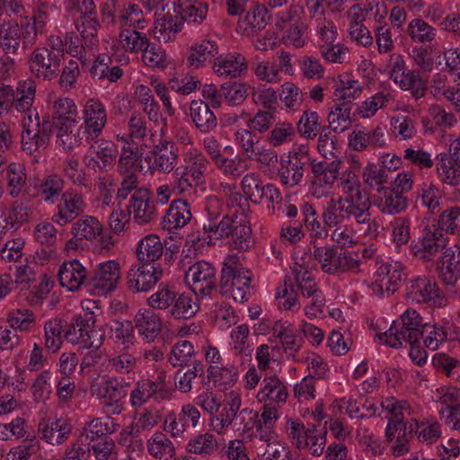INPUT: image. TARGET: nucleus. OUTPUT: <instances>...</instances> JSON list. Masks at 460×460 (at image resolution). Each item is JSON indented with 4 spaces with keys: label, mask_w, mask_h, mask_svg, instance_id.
Here are the masks:
<instances>
[{
    "label": "nucleus",
    "mask_w": 460,
    "mask_h": 460,
    "mask_svg": "<svg viewBox=\"0 0 460 460\" xmlns=\"http://www.w3.org/2000/svg\"><path fill=\"white\" fill-rule=\"evenodd\" d=\"M341 195L331 198L322 211V218L329 228L354 222L364 234L376 239L379 234V223L372 217L371 201L359 180L354 175L346 181H339Z\"/></svg>",
    "instance_id": "nucleus-1"
},
{
    "label": "nucleus",
    "mask_w": 460,
    "mask_h": 460,
    "mask_svg": "<svg viewBox=\"0 0 460 460\" xmlns=\"http://www.w3.org/2000/svg\"><path fill=\"white\" fill-rule=\"evenodd\" d=\"M422 317L415 309L407 308L401 315L400 322H394L385 332L376 333L375 339L391 348L420 342L423 334Z\"/></svg>",
    "instance_id": "nucleus-2"
},
{
    "label": "nucleus",
    "mask_w": 460,
    "mask_h": 460,
    "mask_svg": "<svg viewBox=\"0 0 460 460\" xmlns=\"http://www.w3.org/2000/svg\"><path fill=\"white\" fill-rule=\"evenodd\" d=\"M251 271L235 256L224 261L219 282L220 292L229 294L235 302L243 303L250 297Z\"/></svg>",
    "instance_id": "nucleus-3"
},
{
    "label": "nucleus",
    "mask_w": 460,
    "mask_h": 460,
    "mask_svg": "<svg viewBox=\"0 0 460 460\" xmlns=\"http://www.w3.org/2000/svg\"><path fill=\"white\" fill-rule=\"evenodd\" d=\"M296 291H300L304 299L307 300L304 307L305 314L310 318L321 317L323 314L325 297L319 288L312 272L304 265L296 262L291 268Z\"/></svg>",
    "instance_id": "nucleus-4"
},
{
    "label": "nucleus",
    "mask_w": 460,
    "mask_h": 460,
    "mask_svg": "<svg viewBox=\"0 0 460 460\" xmlns=\"http://www.w3.org/2000/svg\"><path fill=\"white\" fill-rule=\"evenodd\" d=\"M312 254L324 273L340 275L346 272H360L361 261L358 255L339 251L334 245L318 246L314 242H312Z\"/></svg>",
    "instance_id": "nucleus-5"
},
{
    "label": "nucleus",
    "mask_w": 460,
    "mask_h": 460,
    "mask_svg": "<svg viewBox=\"0 0 460 460\" xmlns=\"http://www.w3.org/2000/svg\"><path fill=\"white\" fill-rule=\"evenodd\" d=\"M286 434L295 447L307 450L313 456H320L324 452L326 432L314 425L305 427L299 419L288 418Z\"/></svg>",
    "instance_id": "nucleus-6"
},
{
    "label": "nucleus",
    "mask_w": 460,
    "mask_h": 460,
    "mask_svg": "<svg viewBox=\"0 0 460 460\" xmlns=\"http://www.w3.org/2000/svg\"><path fill=\"white\" fill-rule=\"evenodd\" d=\"M390 79L402 91L409 92L412 98L419 100L425 95L427 86L420 73L409 70L404 57L392 53L386 64Z\"/></svg>",
    "instance_id": "nucleus-7"
},
{
    "label": "nucleus",
    "mask_w": 460,
    "mask_h": 460,
    "mask_svg": "<svg viewBox=\"0 0 460 460\" xmlns=\"http://www.w3.org/2000/svg\"><path fill=\"white\" fill-rule=\"evenodd\" d=\"M35 94L36 84L31 79L20 81L16 89L10 85L0 86V117L13 110L26 115L34 109Z\"/></svg>",
    "instance_id": "nucleus-8"
},
{
    "label": "nucleus",
    "mask_w": 460,
    "mask_h": 460,
    "mask_svg": "<svg viewBox=\"0 0 460 460\" xmlns=\"http://www.w3.org/2000/svg\"><path fill=\"white\" fill-rule=\"evenodd\" d=\"M309 151L306 145H294L287 159H281L278 177L283 186L293 188L302 182L305 169L314 162Z\"/></svg>",
    "instance_id": "nucleus-9"
},
{
    "label": "nucleus",
    "mask_w": 460,
    "mask_h": 460,
    "mask_svg": "<svg viewBox=\"0 0 460 460\" xmlns=\"http://www.w3.org/2000/svg\"><path fill=\"white\" fill-rule=\"evenodd\" d=\"M21 143L23 151L33 155L45 149L49 141L50 124L49 119L40 122V115L34 108L22 119Z\"/></svg>",
    "instance_id": "nucleus-10"
},
{
    "label": "nucleus",
    "mask_w": 460,
    "mask_h": 460,
    "mask_svg": "<svg viewBox=\"0 0 460 460\" xmlns=\"http://www.w3.org/2000/svg\"><path fill=\"white\" fill-rule=\"evenodd\" d=\"M448 238L436 226H426L417 240L411 243V254L422 262H429L447 247Z\"/></svg>",
    "instance_id": "nucleus-11"
},
{
    "label": "nucleus",
    "mask_w": 460,
    "mask_h": 460,
    "mask_svg": "<svg viewBox=\"0 0 460 460\" xmlns=\"http://www.w3.org/2000/svg\"><path fill=\"white\" fill-rule=\"evenodd\" d=\"M121 277L119 263L110 260L99 263L85 284V290L91 295L106 296L117 288Z\"/></svg>",
    "instance_id": "nucleus-12"
},
{
    "label": "nucleus",
    "mask_w": 460,
    "mask_h": 460,
    "mask_svg": "<svg viewBox=\"0 0 460 460\" xmlns=\"http://www.w3.org/2000/svg\"><path fill=\"white\" fill-rule=\"evenodd\" d=\"M185 279L197 297L205 298L217 288V270L210 262L199 261L189 267Z\"/></svg>",
    "instance_id": "nucleus-13"
},
{
    "label": "nucleus",
    "mask_w": 460,
    "mask_h": 460,
    "mask_svg": "<svg viewBox=\"0 0 460 460\" xmlns=\"http://www.w3.org/2000/svg\"><path fill=\"white\" fill-rule=\"evenodd\" d=\"M341 161L315 162L311 166L309 193L315 199L328 197L338 180Z\"/></svg>",
    "instance_id": "nucleus-14"
},
{
    "label": "nucleus",
    "mask_w": 460,
    "mask_h": 460,
    "mask_svg": "<svg viewBox=\"0 0 460 460\" xmlns=\"http://www.w3.org/2000/svg\"><path fill=\"white\" fill-rule=\"evenodd\" d=\"M405 278L406 269L402 262H384L375 273L372 291L379 296H390L399 289Z\"/></svg>",
    "instance_id": "nucleus-15"
},
{
    "label": "nucleus",
    "mask_w": 460,
    "mask_h": 460,
    "mask_svg": "<svg viewBox=\"0 0 460 460\" xmlns=\"http://www.w3.org/2000/svg\"><path fill=\"white\" fill-rule=\"evenodd\" d=\"M63 61L60 54L49 48H36L29 55L28 66L33 77L50 82L58 76Z\"/></svg>",
    "instance_id": "nucleus-16"
},
{
    "label": "nucleus",
    "mask_w": 460,
    "mask_h": 460,
    "mask_svg": "<svg viewBox=\"0 0 460 460\" xmlns=\"http://www.w3.org/2000/svg\"><path fill=\"white\" fill-rule=\"evenodd\" d=\"M407 296L415 303L429 306L443 307L447 304V299L438 283L426 276H418L410 280Z\"/></svg>",
    "instance_id": "nucleus-17"
},
{
    "label": "nucleus",
    "mask_w": 460,
    "mask_h": 460,
    "mask_svg": "<svg viewBox=\"0 0 460 460\" xmlns=\"http://www.w3.org/2000/svg\"><path fill=\"white\" fill-rule=\"evenodd\" d=\"M93 394L98 399L105 413L118 415L124 410V399L127 395L126 386L117 379H109L97 385Z\"/></svg>",
    "instance_id": "nucleus-18"
},
{
    "label": "nucleus",
    "mask_w": 460,
    "mask_h": 460,
    "mask_svg": "<svg viewBox=\"0 0 460 460\" xmlns=\"http://www.w3.org/2000/svg\"><path fill=\"white\" fill-rule=\"evenodd\" d=\"M279 62L274 60H258L252 65V71L259 81L266 84H279L282 80L281 73L292 75L294 66L288 52L281 51L278 56Z\"/></svg>",
    "instance_id": "nucleus-19"
},
{
    "label": "nucleus",
    "mask_w": 460,
    "mask_h": 460,
    "mask_svg": "<svg viewBox=\"0 0 460 460\" xmlns=\"http://www.w3.org/2000/svg\"><path fill=\"white\" fill-rule=\"evenodd\" d=\"M348 146L356 152L384 148L386 146L385 130L380 126L367 128L357 125L348 135Z\"/></svg>",
    "instance_id": "nucleus-20"
},
{
    "label": "nucleus",
    "mask_w": 460,
    "mask_h": 460,
    "mask_svg": "<svg viewBox=\"0 0 460 460\" xmlns=\"http://www.w3.org/2000/svg\"><path fill=\"white\" fill-rule=\"evenodd\" d=\"M90 147L84 157V163L88 168H99L107 172L114 165L118 150L116 145L110 140L96 138L88 142Z\"/></svg>",
    "instance_id": "nucleus-21"
},
{
    "label": "nucleus",
    "mask_w": 460,
    "mask_h": 460,
    "mask_svg": "<svg viewBox=\"0 0 460 460\" xmlns=\"http://www.w3.org/2000/svg\"><path fill=\"white\" fill-rule=\"evenodd\" d=\"M437 160V172L439 180L451 186L459 185L460 139H454L449 145L448 152L438 155Z\"/></svg>",
    "instance_id": "nucleus-22"
},
{
    "label": "nucleus",
    "mask_w": 460,
    "mask_h": 460,
    "mask_svg": "<svg viewBox=\"0 0 460 460\" xmlns=\"http://www.w3.org/2000/svg\"><path fill=\"white\" fill-rule=\"evenodd\" d=\"M83 127L86 132V141L98 138L107 124L108 115L105 105L96 98L88 99L82 111Z\"/></svg>",
    "instance_id": "nucleus-23"
},
{
    "label": "nucleus",
    "mask_w": 460,
    "mask_h": 460,
    "mask_svg": "<svg viewBox=\"0 0 460 460\" xmlns=\"http://www.w3.org/2000/svg\"><path fill=\"white\" fill-rule=\"evenodd\" d=\"M163 268L155 264L132 265L127 273V287L134 293L147 292L161 279Z\"/></svg>",
    "instance_id": "nucleus-24"
},
{
    "label": "nucleus",
    "mask_w": 460,
    "mask_h": 460,
    "mask_svg": "<svg viewBox=\"0 0 460 460\" xmlns=\"http://www.w3.org/2000/svg\"><path fill=\"white\" fill-rule=\"evenodd\" d=\"M85 203L83 195L74 189L62 193L52 216L54 223L66 226L72 223L84 211Z\"/></svg>",
    "instance_id": "nucleus-25"
},
{
    "label": "nucleus",
    "mask_w": 460,
    "mask_h": 460,
    "mask_svg": "<svg viewBox=\"0 0 460 460\" xmlns=\"http://www.w3.org/2000/svg\"><path fill=\"white\" fill-rule=\"evenodd\" d=\"M199 409L191 403L183 404L179 413L171 412L164 420V430L173 438H182L190 423L193 428L200 420Z\"/></svg>",
    "instance_id": "nucleus-26"
},
{
    "label": "nucleus",
    "mask_w": 460,
    "mask_h": 460,
    "mask_svg": "<svg viewBox=\"0 0 460 460\" xmlns=\"http://www.w3.org/2000/svg\"><path fill=\"white\" fill-rule=\"evenodd\" d=\"M80 18L76 23L84 44L88 49H93L99 42L97 31L100 28L96 6L93 0H82L79 5Z\"/></svg>",
    "instance_id": "nucleus-27"
},
{
    "label": "nucleus",
    "mask_w": 460,
    "mask_h": 460,
    "mask_svg": "<svg viewBox=\"0 0 460 460\" xmlns=\"http://www.w3.org/2000/svg\"><path fill=\"white\" fill-rule=\"evenodd\" d=\"M153 161L150 168L160 173H169L177 166L179 148L172 140L163 139L155 144L150 152Z\"/></svg>",
    "instance_id": "nucleus-28"
},
{
    "label": "nucleus",
    "mask_w": 460,
    "mask_h": 460,
    "mask_svg": "<svg viewBox=\"0 0 460 460\" xmlns=\"http://www.w3.org/2000/svg\"><path fill=\"white\" fill-rule=\"evenodd\" d=\"M22 44L24 50L31 49L36 43L25 42V31L22 21L20 24L15 20L0 21V47L6 54H16Z\"/></svg>",
    "instance_id": "nucleus-29"
},
{
    "label": "nucleus",
    "mask_w": 460,
    "mask_h": 460,
    "mask_svg": "<svg viewBox=\"0 0 460 460\" xmlns=\"http://www.w3.org/2000/svg\"><path fill=\"white\" fill-rule=\"evenodd\" d=\"M128 212L139 225L147 224L156 217L155 201L147 189L142 188L132 193Z\"/></svg>",
    "instance_id": "nucleus-30"
},
{
    "label": "nucleus",
    "mask_w": 460,
    "mask_h": 460,
    "mask_svg": "<svg viewBox=\"0 0 460 460\" xmlns=\"http://www.w3.org/2000/svg\"><path fill=\"white\" fill-rule=\"evenodd\" d=\"M385 438L391 444V452L394 456L399 457L408 454L411 449V444L414 438L410 420L402 425L386 424Z\"/></svg>",
    "instance_id": "nucleus-31"
},
{
    "label": "nucleus",
    "mask_w": 460,
    "mask_h": 460,
    "mask_svg": "<svg viewBox=\"0 0 460 460\" xmlns=\"http://www.w3.org/2000/svg\"><path fill=\"white\" fill-rule=\"evenodd\" d=\"M50 7L45 3H38L32 9L31 16H24L22 28L25 31V42L36 43L39 35L45 32L48 22L50 20Z\"/></svg>",
    "instance_id": "nucleus-32"
},
{
    "label": "nucleus",
    "mask_w": 460,
    "mask_h": 460,
    "mask_svg": "<svg viewBox=\"0 0 460 460\" xmlns=\"http://www.w3.org/2000/svg\"><path fill=\"white\" fill-rule=\"evenodd\" d=\"M138 358L129 348H119L109 353L102 367L105 371L119 375L134 374L137 368Z\"/></svg>",
    "instance_id": "nucleus-33"
},
{
    "label": "nucleus",
    "mask_w": 460,
    "mask_h": 460,
    "mask_svg": "<svg viewBox=\"0 0 460 460\" xmlns=\"http://www.w3.org/2000/svg\"><path fill=\"white\" fill-rule=\"evenodd\" d=\"M87 277V269L75 259L63 262L58 270L60 285L72 292L82 287L85 288Z\"/></svg>",
    "instance_id": "nucleus-34"
},
{
    "label": "nucleus",
    "mask_w": 460,
    "mask_h": 460,
    "mask_svg": "<svg viewBox=\"0 0 460 460\" xmlns=\"http://www.w3.org/2000/svg\"><path fill=\"white\" fill-rule=\"evenodd\" d=\"M288 397V388L284 380L276 374L265 376L260 385L257 399L265 404H284Z\"/></svg>",
    "instance_id": "nucleus-35"
},
{
    "label": "nucleus",
    "mask_w": 460,
    "mask_h": 460,
    "mask_svg": "<svg viewBox=\"0 0 460 460\" xmlns=\"http://www.w3.org/2000/svg\"><path fill=\"white\" fill-rule=\"evenodd\" d=\"M245 58L240 53H226L214 59L213 72L222 78H236L247 70Z\"/></svg>",
    "instance_id": "nucleus-36"
},
{
    "label": "nucleus",
    "mask_w": 460,
    "mask_h": 460,
    "mask_svg": "<svg viewBox=\"0 0 460 460\" xmlns=\"http://www.w3.org/2000/svg\"><path fill=\"white\" fill-rule=\"evenodd\" d=\"M269 19V12L264 5L253 4L239 18L236 31L242 35L252 36L267 25Z\"/></svg>",
    "instance_id": "nucleus-37"
},
{
    "label": "nucleus",
    "mask_w": 460,
    "mask_h": 460,
    "mask_svg": "<svg viewBox=\"0 0 460 460\" xmlns=\"http://www.w3.org/2000/svg\"><path fill=\"white\" fill-rule=\"evenodd\" d=\"M155 16L156 20L154 28L155 38L164 43L174 40L177 33L181 31L183 25L182 17H180L176 8L173 9L172 13L170 11L165 13L161 12L155 14Z\"/></svg>",
    "instance_id": "nucleus-38"
},
{
    "label": "nucleus",
    "mask_w": 460,
    "mask_h": 460,
    "mask_svg": "<svg viewBox=\"0 0 460 460\" xmlns=\"http://www.w3.org/2000/svg\"><path fill=\"white\" fill-rule=\"evenodd\" d=\"M134 327L143 340L153 342L162 331V320L152 309L141 308L134 317Z\"/></svg>",
    "instance_id": "nucleus-39"
},
{
    "label": "nucleus",
    "mask_w": 460,
    "mask_h": 460,
    "mask_svg": "<svg viewBox=\"0 0 460 460\" xmlns=\"http://www.w3.org/2000/svg\"><path fill=\"white\" fill-rule=\"evenodd\" d=\"M218 45L216 40L204 39L195 42L187 55V65L190 68L198 69L206 64L214 62L218 55Z\"/></svg>",
    "instance_id": "nucleus-40"
},
{
    "label": "nucleus",
    "mask_w": 460,
    "mask_h": 460,
    "mask_svg": "<svg viewBox=\"0 0 460 460\" xmlns=\"http://www.w3.org/2000/svg\"><path fill=\"white\" fill-rule=\"evenodd\" d=\"M72 431V426L66 419H51L40 422L39 434L50 445H61L66 442Z\"/></svg>",
    "instance_id": "nucleus-41"
},
{
    "label": "nucleus",
    "mask_w": 460,
    "mask_h": 460,
    "mask_svg": "<svg viewBox=\"0 0 460 460\" xmlns=\"http://www.w3.org/2000/svg\"><path fill=\"white\" fill-rule=\"evenodd\" d=\"M439 277L446 285L456 284L460 278V246H449L442 252Z\"/></svg>",
    "instance_id": "nucleus-42"
},
{
    "label": "nucleus",
    "mask_w": 460,
    "mask_h": 460,
    "mask_svg": "<svg viewBox=\"0 0 460 460\" xmlns=\"http://www.w3.org/2000/svg\"><path fill=\"white\" fill-rule=\"evenodd\" d=\"M413 429L414 438L420 444L432 445L436 443L442 435L441 424L433 415L423 417L420 420L410 419Z\"/></svg>",
    "instance_id": "nucleus-43"
},
{
    "label": "nucleus",
    "mask_w": 460,
    "mask_h": 460,
    "mask_svg": "<svg viewBox=\"0 0 460 460\" xmlns=\"http://www.w3.org/2000/svg\"><path fill=\"white\" fill-rule=\"evenodd\" d=\"M184 172L190 175L195 184L202 182L204 174L209 165V160L206 155L197 147L190 146L182 153Z\"/></svg>",
    "instance_id": "nucleus-44"
},
{
    "label": "nucleus",
    "mask_w": 460,
    "mask_h": 460,
    "mask_svg": "<svg viewBox=\"0 0 460 460\" xmlns=\"http://www.w3.org/2000/svg\"><path fill=\"white\" fill-rule=\"evenodd\" d=\"M240 215L237 210L230 211L218 221L215 213L208 212V218L203 224V230L205 233L213 234L217 238L230 239L232 233L235 232L237 226H239L235 222L239 221Z\"/></svg>",
    "instance_id": "nucleus-45"
},
{
    "label": "nucleus",
    "mask_w": 460,
    "mask_h": 460,
    "mask_svg": "<svg viewBox=\"0 0 460 460\" xmlns=\"http://www.w3.org/2000/svg\"><path fill=\"white\" fill-rule=\"evenodd\" d=\"M190 116L197 130L203 134L213 132L217 119L208 104L201 100H194L190 106Z\"/></svg>",
    "instance_id": "nucleus-46"
},
{
    "label": "nucleus",
    "mask_w": 460,
    "mask_h": 460,
    "mask_svg": "<svg viewBox=\"0 0 460 460\" xmlns=\"http://www.w3.org/2000/svg\"><path fill=\"white\" fill-rule=\"evenodd\" d=\"M5 179L6 190L12 199H17L28 193L30 186L28 184L27 170L23 164H9L5 172Z\"/></svg>",
    "instance_id": "nucleus-47"
},
{
    "label": "nucleus",
    "mask_w": 460,
    "mask_h": 460,
    "mask_svg": "<svg viewBox=\"0 0 460 460\" xmlns=\"http://www.w3.org/2000/svg\"><path fill=\"white\" fill-rule=\"evenodd\" d=\"M191 219L190 204L186 200H173L163 217L161 225L164 229L172 231L185 226Z\"/></svg>",
    "instance_id": "nucleus-48"
},
{
    "label": "nucleus",
    "mask_w": 460,
    "mask_h": 460,
    "mask_svg": "<svg viewBox=\"0 0 460 460\" xmlns=\"http://www.w3.org/2000/svg\"><path fill=\"white\" fill-rule=\"evenodd\" d=\"M374 206L384 215H397L408 207V199L393 189H385L378 193Z\"/></svg>",
    "instance_id": "nucleus-49"
},
{
    "label": "nucleus",
    "mask_w": 460,
    "mask_h": 460,
    "mask_svg": "<svg viewBox=\"0 0 460 460\" xmlns=\"http://www.w3.org/2000/svg\"><path fill=\"white\" fill-rule=\"evenodd\" d=\"M56 130L57 145L66 151L79 146L83 139H86V132L79 122H69L54 128Z\"/></svg>",
    "instance_id": "nucleus-50"
},
{
    "label": "nucleus",
    "mask_w": 460,
    "mask_h": 460,
    "mask_svg": "<svg viewBox=\"0 0 460 460\" xmlns=\"http://www.w3.org/2000/svg\"><path fill=\"white\" fill-rule=\"evenodd\" d=\"M151 128L147 126L146 117L141 113H133L128 122V133L117 137L122 142L137 144L146 147V140L151 136Z\"/></svg>",
    "instance_id": "nucleus-51"
},
{
    "label": "nucleus",
    "mask_w": 460,
    "mask_h": 460,
    "mask_svg": "<svg viewBox=\"0 0 460 460\" xmlns=\"http://www.w3.org/2000/svg\"><path fill=\"white\" fill-rule=\"evenodd\" d=\"M303 226L308 231L312 242L316 244V240H323L328 237V226L319 219L318 213L314 206L308 202H304L300 207Z\"/></svg>",
    "instance_id": "nucleus-52"
},
{
    "label": "nucleus",
    "mask_w": 460,
    "mask_h": 460,
    "mask_svg": "<svg viewBox=\"0 0 460 460\" xmlns=\"http://www.w3.org/2000/svg\"><path fill=\"white\" fill-rule=\"evenodd\" d=\"M152 398L158 401L164 399V396H162L159 384L151 380L137 382L129 394V402L133 408H140Z\"/></svg>",
    "instance_id": "nucleus-53"
},
{
    "label": "nucleus",
    "mask_w": 460,
    "mask_h": 460,
    "mask_svg": "<svg viewBox=\"0 0 460 460\" xmlns=\"http://www.w3.org/2000/svg\"><path fill=\"white\" fill-rule=\"evenodd\" d=\"M78 109L74 100L68 97H60L53 102L52 123L58 127L69 122H79Z\"/></svg>",
    "instance_id": "nucleus-54"
},
{
    "label": "nucleus",
    "mask_w": 460,
    "mask_h": 460,
    "mask_svg": "<svg viewBox=\"0 0 460 460\" xmlns=\"http://www.w3.org/2000/svg\"><path fill=\"white\" fill-rule=\"evenodd\" d=\"M395 91L390 86L383 87L380 91L361 102L358 112L364 119L371 118L379 110L385 108L394 100Z\"/></svg>",
    "instance_id": "nucleus-55"
},
{
    "label": "nucleus",
    "mask_w": 460,
    "mask_h": 460,
    "mask_svg": "<svg viewBox=\"0 0 460 460\" xmlns=\"http://www.w3.org/2000/svg\"><path fill=\"white\" fill-rule=\"evenodd\" d=\"M176 11L182 22L200 24L208 13V4L202 0H178Z\"/></svg>",
    "instance_id": "nucleus-56"
},
{
    "label": "nucleus",
    "mask_w": 460,
    "mask_h": 460,
    "mask_svg": "<svg viewBox=\"0 0 460 460\" xmlns=\"http://www.w3.org/2000/svg\"><path fill=\"white\" fill-rule=\"evenodd\" d=\"M111 65V58L110 56L106 54L98 56L90 68L91 76L99 81L117 82L121 78L123 71L119 66Z\"/></svg>",
    "instance_id": "nucleus-57"
},
{
    "label": "nucleus",
    "mask_w": 460,
    "mask_h": 460,
    "mask_svg": "<svg viewBox=\"0 0 460 460\" xmlns=\"http://www.w3.org/2000/svg\"><path fill=\"white\" fill-rule=\"evenodd\" d=\"M214 165L229 180L239 179L251 167L247 158L240 154L232 158L223 155Z\"/></svg>",
    "instance_id": "nucleus-58"
},
{
    "label": "nucleus",
    "mask_w": 460,
    "mask_h": 460,
    "mask_svg": "<svg viewBox=\"0 0 460 460\" xmlns=\"http://www.w3.org/2000/svg\"><path fill=\"white\" fill-rule=\"evenodd\" d=\"M164 253V245L158 235L148 234L142 238L137 244V256L143 264H151Z\"/></svg>",
    "instance_id": "nucleus-59"
},
{
    "label": "nucleus",
    "mask_w": 460,
    "mask_h": 460,
    "mask_svg": "<svg viewBox=\"0 0 460 460\" xmlns=\"http://www.w3.org/2000/svg\"><path fill=\"white\" fill-rule=\"evenodd\" d=\"M406 33L413 42L427 44L436 40L438 30L422 18H414L409 22Z\"/></svg>",
    "instance_id": "nucleus-60"
},
{
    "label": "nucleus",
    "mask_w": 460,
    "mask_h": 460,
    "mask_svg": "<svg viewBox=\"0 0 460 460\" xmlns=\"http://www.w3.org/2000/svg\"><path fill=\"white\" fill-rule=\"evenodd\" d=\"M119 429V424L111 417L94 418L88 421L83 429V438L93 441L107 434H112Z\"/></svg>",
    "instance_id": "nucleus-61"
},
{
    "label": "nucleus",
    "mask_w": 460,
    "mask_h": 460,
    "mask_svg": "<svg viewBox=\"0 0 460 460\" xmlns=\"http://www.w3.org/2000/svg\"><path fill=\"white\" fill-rule=\"evenodd\" d=\"M433 400L440 404L438 414L444 417L447 412L460 408V389L456 386H441L434 392Z\"/></svg>",
    "instance_id": "nucleus-62"
},
{
    "label": "nucleus",
    "mask_w": 460,
    "mask_h": 460,
    "mask_svg": "<svg viewBox=\"0 0 460 460\" xmlns=\"http://www.w3.org/2000/svg\"><path fill=\"white\" fill-rule=\"evenodd\" d=\"M147 451L159 460H172L175 456L173 443L162 432L154 433L147 440Z\"/></svg>",
    "instance_id": "nucleus-63"
},
{
    "label": "nucleus",
    "mask_w": 460,
    "mask_h": 460,
    "mask_svg": "<svg viewBox=\"0 0 460 460\" xmlns=\"http://www.w3.org/2000/svg\"><path fill=\"white\" fill-rule=\"evenodd\" d=\"M102 226L92 216H84L73 223L71 234L79 240L92 241L101 234Z\"/></svg>",
    "instance_id": "nucleus-64"
}]
</instances>
